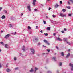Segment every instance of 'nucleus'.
<instances>
[{
  "instance_id": "38",
  "label": "nucleus",
  "mask_w": 73,
  "mask_h": 73,
  "mask_svg": "<svg viewBox=\"0 0 73 73\" xmlns=\"http://www.w3.org/2000/svg\"><path fill=\"white\" fill-rule=\"evenodd\" d=\"M47 50L48 51V52L49 53L50 52V49H47Z\"/></svg>"
},
{
  "instance_id": "59",
  "label": "nucleus",
  "mask_w": 73,
  "mask_h": 73,
  "mask_svg": "<svg viewBox=\"0 0 73 73\" xmlns=\"http://www.w3.org/2000/svg\"><path fill=\"white\" fill-rule=\"evenodd\" d=\"M4 32V31H1V32Z\"/></svg>"
},
{
  "instance_id": "46",
  "label": "nucleus",
  "mask_w": 73,
  "mask_h": 73,
  "mask_svg": "<svg viewBox=\"0 0 73 73\" xmlns=\"http://www.w3.org/2000/svg\"><path fill=\"white\" fill-rule=\"evenodd\" d=\"M53 35L54 36H55V35H56V33H53Z\"/></svg>"
},
{
  "instance_id": "23",
  "label": "nucleus",
  "mask_w": 73,
  "mask_h": 73,
  "mask_svg": "<svg viewBox=\"0 0 73 73\" xmlns=\"http://www.w3.org/2000/svg\"><path fill=\"white\" fill-rule=\"evenodd\" d=\"M59 65L60 66H62V63L60 62V63H59Z\"/></svg>"
},
{
  "instance_id": "37",
  "label": "nucleus",
  "mask_w": 73,
  "mask_h": 73,
  "mask_svg": "<svg viewBox=\"0 0 73 73\" xmlns=\"http://www.w3.org/2000/svg\"><path fill=\"white\" fill-rule=\"evenodd\" d=\"M60 4H62V1H60Z\"/></svg>"
},
{
  "instance_id": "15",
  "label": "nucleus",
  "mask_w": 73,
  "mask_h": 73,
  "mask_svg": "<svg viewBox=\"0 0 73 73\" xmlns=\"http://www.w3.org/2000/svg\"><path fill=\"white\" fill-rule=\"evenodd\" d=\"M61 56H62L63 57H64V52H61Z\"/></svg>"
},
{
  "instance_id": "1",
  "label": "nucleus",
  "mask_w": 73,
  "mask_h": 73,
  "mask_svg": "<svg viewBox=\"0 0 73 73\" xmlns=\"http://www.w3.org/2000/svg\"><path fill=\"white\" fill-rule=\"evenodd\" d=\"M30 51L32 54H34L35 52V49L33 48H31L30 49Z\"/></svg>"
},
{
  "instance_id": "63",
  "label": "nucleus",
  "mask_w": 73,
  "mask_h": 73,
  "mask_svg": "<svg viewBox=\"0 0 73 73\" xmlns=\"http://www.w3.org/2000/svg\"><path fill=\"white\" fill-rule=\"evenodd\" d=\"M45 68L46 69H47V67H45Z\"/></svg>"
},
{
  "instance_id": "31",
  "label": "nucleus",
  "mask_w": 73,
  "mask_h": 73,
  "mask_svg": "<svg viewBox=\"0 0 73 73\" xmlns=\"http://www.w3.org/2000/svg\"><path fill=\"white\" fill-rule=\"evenodd\" d=\"M62 11L63 12H65L66 11V10H65V9H63L62 10Z\"/></svg>"
},
{
  "instance_id": "19",
  "label": "nucleus",
  "mask_w": 73,
  "mask_h": 73,
  "mask_svg": "<svg viewBox=\"0 0 73 73\" xmlns=\"http://www.w3.org/2000/svg\"><path fill=\"white\" fill-rule=\"evenodd\" d=\"M1 18L3 19H5V16L4 15H3L1 17Z\"/></svg>"
},
{
  "instance_id": "2",
  "label": "nucleus",
  "mask_w": 73,
  "mask_h": 73,
  "mask_svg": "<svg viewBox=\"0 0 73 73\" xmlns=\"http://www.w3.org/2000/svg\"><path fill=\"white\" fill-rule=\"evenodd\" d=\"M27 9L29 11H31V5H28L27 6Z\"/></svg>"
},
{
  "instance_id": "17",
  "label": "nucleus",
  "mask_w": 73,
  "mask_h": 73,
  "mask_svg": "<svg viewBox=\"0 0 73 73\" xmlns=\"http://www.w3.org/2000/svg\"><path fill=\"white\" fill-rule=\"evenodd\" d=\"M52 59L53 60H54V61H56V57H53V58H52Z\"/></svg>"
},
{
  "instance_id": "25",
  "label": "nucleus",
  "mask_w": 73,
  "mask_h": 73,
  "mask_svg": "<svg viewBox=\"0 0 73 73\" xmlns=\"http://www.w3.org/2000/svg\"><path fill=\"white\" fill-rule=\"evenodd\" d=\"M46 43V44H47V45H50V43H49L48 41Z\"/></svg>"
},
{
  "instance_id": "49",
  "label": "nucleus",
  "mask_w": 73,
  "mask_h": 73,
  "mask_svg": "<svg viewBox=\"0 0 73 73\" xmlns=\"http://www.w3.org/2000/svg\"><path fill=\"white\" fill-rule=\"evenodd\" d=\"M51 23H54V21L53 20H51Z\"/></svg>"
},
{
  "instance_id": "20",
  "label": "nucleus",
  "mask_w": 73,
  "mask_h": 73,
  "mask_svg": "<svg viewBox=\"0 0 73 73\" xmlns=\"http://www.w3.org/2000/svg\"><path fill=\"white\" fill-rule=\"evenodd\" d=\"M9 25L10 26V27L11 28H13V27H12V25L11 24H10Z\"/></svg>"
},
{
  "instance_id": "48",
  "label": "nucleus",
  "mask_w": 73,
  "mask_h": 73,
  "mask_svg": "<svg viewBox=\"0 0 73 73\" xmlns=\"http://www.w3.org/2000/svg\"><path fill=\"white\" fill-rule=\"evenodd\" d=\"M40 32H41V33H42L43 32L42 31V30H41L40 31Z\"/></svg>"
},
{
  "instance_id": "53",
  "label": "nucleus",
  "mask_w": 73,
  "mask_h": 73,
  "mask_svg": "<svg viewBox=\"0 0 73 73\" xmlns=\"http://www.w3.org/2000/svg\"><path fill=\"white\" fill-rule=\"evenodd\" d=\"M51 9V8L50 7V8H49L48 10H50Z\"/></svg>"
},
{
  "instance_id": "51",
  "label": "nucleus",
  "mask_w": 73,
  "mask_h": 73,
  "mask_svg": "<svg viewBox=\"0 0 73 73\" xmlns=\"http://www.w3.org/2000/svg\"><path fill=\"white\" fill-rule=\"evenodd\" d=\"M2 9V7H0V11Z\"/></svg>"
},
{
  "instance_id": "40",
  "label": "nucleus",
  "mask_w": 73,
  "mask_h": 73,
  "mask_svg": "<svg viewBox=\"0 0 73 73\" xmlns=\"http://www.w3.org/2000/svg\"><path fill=\"white\" fill-rule=\"evenodd\" d=\"M41 43H38V45H41Z\"/></svg>"
},
{
  "instance_id": "24",
  "label": "nucleus",
  "mask_w": 73,
  "mask_h": 73,
  "mask_svg": "<svg viewBox=\"0 0 73 73\" xmlns=\"http://www.w3.org/2000/svg\"><path fill=\"white\" fill-rule=\"evenodd\" d=\"M50 28L49 27H48L47 28V29L48 30V31H49L50 30Z\"/></svg>"
},
{
  "instance_id": "34",
  "label": "nucleus",
  "mask_w": 73,
  "mask_h": 73,
  "mask_svg": "<svg viewBox=\"0 0 73 73\" xmlns=\"http://www.w3.org/2000/svg\"><path fill=\"white\" fill-rule=\"evenodd\" d=\"M44 35L45 36H48V34L47 33H44Z\"/></svg>"
},
{
  "instance_id": "44",
  "label": "nucleus",
  "mask_w": 73,
  "mask_h": 73,
  "mask_svg": "<svg viewBox=\"0 0 73 73\" xmlns=\"http://www.w3.org/2000/svg\"><path fill=\"white\" fill-rule=\"evenodd\" d=\"M56 49H58H58H59L58 47H57V46H56Z\"/></svg>"
},
{
  "instance_id": "18",
  "label": "nucleus",
  "mask_w": 73,
  "mask_h": 73,
  "mask_svg": "<svg viewBox=\"0 0 73 73\" xmlns=\"http://www.w3.org/2000/svg\"><path fill=\"white\" fill-rule=\"evenodd\" d=\"M34 71V70L33 69V68H31V69L30 70V72H33Z\"/></svg>"
},
{
  "instance_id": "11",
  "label": "nucleus",
  "mask_w": 73,
  "mask_h": 73,
  "mask_svg": "<svg viewBox=\"0 0 73 73\" xmlns=\"http://www.w3.org/2000/svg\"><path fill=\"white\" fill-rule=\"evenodd\" d=\"M69 56H70V53H68L67 56H66V58H68L69 57Z\"/></svg>"
},
{
  "instance_id": "33",
  "label": "nucleus",
  "mask_w": 73,
  "mask_h": 73,
  "mask_svg": "<svg viewBox=\"0 0 73 73\" xmlns=\"http://www.w3.org/2000/svg\"><path fill=\"white\" fill-rule=\"evenodd\" d=\"M16 60H17V59H16V58L15 57L14 58V61H16Z\"/></svg>"
},
{
  "instance_id": "12",
  "label": "nucleus",
  "mask_w": 73,
  "mask_h": 73,
  "mask_svg": "<svg viewBox=\"0 0 73 73\" xmlns=\"http://www.w3.org/2000/svg\"><path fill=\"white\" fill-rule=\"evenodd\" d=\"M35 72H36V71L38 69V68L36 67H35Z\"/></svg>"
},
{
  "instance_id": "10",
  "label": "nucleus",
  "mask_w": 73,
  "mask_h": 73,
  "mask_svg": "<svg viewBox=\"0 0 73 73\" xmlns=\"http://www.w3.org/2000/svg\"><path fill=\"white\" fill-rule=\"evenodd\" d=\"M56 39L58 41H62V39H60V38H57Z\"/></svg>"
},
{
  "instance_id": "22",
  "label": "nucleus",
  "mask_w": 73,
  "mask_h": 73,
  "mask_svg": "<svg viewBox=\"0 0 73 73\" xmlns=\"http://www.w3.org/2000/svg\"><path fill=\"white\" fill-rule=\"evenodd\" d=\"M0 44H2V45H4V42H0Z\"/></svg>"
},
{
  "instance_id": "30",
  "label": "nucleus",
  "mask_w": 73,
  "mask_h": 73,
  "mask_svg": "<svg viewBox=\"0 0 73 73\" xmlns=\"http://www.w3.org/2000/svg\"><path fill=\"white\" fill-rule=\"evenodd\" d=\"M66 8H67L68 9H70V6H67Z\"/></svg>"
},
{
  "instance_id": "52",
  "label": "nucleus",
  "mask_w": 73,
  "mask_h": 73,
  "mask_svg": "<svg viewBox=\"0 0 73 73\" xmlns=\"http://www.w3.org/2000/svg\"><path fill=\"white\" fill-rule=\"evenodd\" d=\"M46 19H48V17L47 16H46Z\"/></svg>"
},
{
  "instance_id": "29",
  "label": "nucleus",
  "mask_w": 73,
  "mask_h": 73,
  "mask_svg": "<svg viewBox=\"0 0 73 73\" xmlns=\"http://www.w3.org/2000/svg\"><path fill=\"white\" fill-rule=\"evenodd\" d=\"M15 70H18V69H19V68H18V67H17V68H15Z\"/></svg>"
},
{
  "instance_id": "45",
  "label": "nucleus",
  "mask_w": 73,
  "mask_h": 73,
  "mask_svg": "<svg viewBox=\"0 0 73 73\" xmlns=\"http://www.w3.org/2000/svg\"><path fill=\"white\" fill-rule=\"evenodd\" d=\"M2 66H1V63H0V68H1Z\"/></svg>"
},
{
  "instance_id": "47",
  "label": "nucleus",
  "mask_w": 73,
  "mask_h": 73,
  "mask_svg": "<svg viewBox=\"0 0 73 73\" xmlns=\"http://www.w3.org/2000/svg\"><path fill=\"white\" fill-rule=\"evenodd\" d=\"M72 3H73V0H70Z\"/></svg>"
},
{
  "instance_id": "42",
  "label": "nucleus",
  "mask_w": 73,
  "mask_h": 73,
  "mask_svg": "<svg viewBox=\"0 0 73 73\" xmlns=\"http://www.w3.org/2000/svg\"><path fill=\"white\" fill-rule=\"evenodd\" d=\"M71 15L70 14H68V16L70 17V16H71Z\"/></svg>"
},
{
  "instance_id": "5",
  "label": "nucleus",
  "mask_w": 73,
  "mask_h": 73,
  "mask_svg": "<svg viewBox=\"0 0 73 73\" xmlns=\"http://www.w3.org/2000/svg\"><path fill=\"white\" fill-rule=\"evenodd\" d=\"M68 40V39H67V38H64V41H66V42L67 43V44H69V45H70V43H69V42H67L66 40Z\"/></svg>"
},
{
  "instance_id": "32",
  "label": "nucleus",
  "mask_w": 73,
  "mask_h": 73,
  "mask_svg": "<svg viewBox=\"0 0 73 73\" xmlns=\"http://www.w3.org/2000/svg\"><path fill=\"white\" fill-rule=\"evenodd\" d=\"M47 73H52V72L50 71H48L47 72Z\"/></svg>"
},
{
  "instance_id": "64",
  "label": "nucleus",
  "mask_w": 73,
  "mask_h": 73,
  "mask_svg": "<svg viewBox=\"0 0 73 73\" xmlns=\"http://www.w3.org/2000/svg\"><path fill=\"white\" fill-rule=\"evenodd\" d=\"M71 44H73V43H72L71 44L70 43V45H71Z\"/></svg>"
},
{
  "instance_id": "28",
  "label": "nucleus",
  "mask_w": 73,
  "mask_h": 73,
  "mask_svg": "<svg viewBox=\"0 0 73 73\" xmlns=\"http://www.w3.org/2000/svg\"><path fill=\"white\" fill-rule=\"evenodd\" d=\"M3 12L5 13H7V11L6 10H4L3 11Z\"/></svg>"
},
{
  "instance_id": "4",
  "label": "nucleus",
  "mask_w": 73,
  "mask_h": 73,
  "mask_svg": "<svg viewBox=\"0 0 73 73\" xmlns=\"http://www.w3.org/2000/svg\"><path fill=\"white\" fill-rule=\"evenodd\" d=\"M69 66H70L71 67V70L72 71L73 70V64H72V63H70L69 64Z\"/></svg>"
},
{
  "instance_id": "35",
  "label": "nucleus",
  "mask_w": 73,
  "mask_h": 73,
  "mask_svg": "<svg viewBox=\"0 0 73 73\" xmlns=\"http://www.w3.org/2000/svg\"><path fill=\"white\" fill-rule=\"evenodd\" d=\"M43 23L45 24H46V21H43Z\"/></svg>"
},
{
  "instance_id": "13",
  "label": "nucleus",
  "mask_w": 73,
  "mask_h": 73,
  "mask_svg": "<svg viewBox=\"0 0 73 73\" xmlns=\"http://www.w3.org/2000/svg\"><path fill=\"white\" fill-rule=\"evenodd\" d=\"M6 71L7 72H10V71H11V69H9V68H7L6 69Z\"/></svg>"
},
{
  "instance_id": "57",
  "label": "nucleus",
  "mask_w": 73,
  "mask_h": 73,
  "mask_svg": "<svg viewBox=\"0 0 73 73\" xmlns=\"http://www.w3.org/2000/svg\"><path fill=\"white\" fill-rule=\"evenodd\" d=\"M40 5L41 6H43V5H42V4H40Z\"/></svg>"
},
{
  "instance_id": "39",
  "label": "nucleus",
  "mask_w": 73,
  "mask_h": 73,
  "mask_svg": "<svg viewBox=\"0 0 73 73\" xmlns=\"http://www.w3.org/2000/svg\"><path fill=\"white\" fill-rule=\"evenodd\" d=\"M34 11L35 12H37V9H34Z\"/></svg>"
},
{
  "instance_id": "9",
  "label": "nucleus",
  "mask_w": 73,
  "mask_h": 73,
  "mask_svg": "<svg viewBox=\"0 0 73 73\" xmlns=\"http://www.w3.org/2000/svg\"><path fill=\"white\" fill-rule=\"evenodd\" d=\"M36 0H33V2L32 3V4L33 5H35V3H36Z\"/></svg>"
},
{
  "instance_id": "43",
  "label": "nucleus",
  "mask_w": 73,
  "mask_h": 73,
  "mask_svg": "<svg viewBox=\"0 0 73 73\" xmlns=\"http://www.w3.org/2000/svg\"><path fill=\"white\" fill-rule=\"evenodd\" d=\"M64 31H66V30H67V29H66V28H64Z\"/></svg>"
},
{
  "instance_id": "14",
  "label": "nucleus",
  "mask_w": 73,
  "mask_h": 73,
  "mask_svg": "<svg viewBox=\"0 0 73 73\" xmlns=\"http://www.w3.org/2000/svg\"><path fill=\"white\" fill-rule=\"evenodd\" d=\"M5 47L6 48H8V44H5Z\"/></svg>"
},
{
  "instance_id": "8",
  "label": "nucleus",
  "mask_w": 73,
  "mask_h": 73,
  "mask_svg": "<svg viewBox=\"0 0 73 73\" xmlns=\"http://www.w3.org/2000/svg\"><path fill=\"white\" fill-rule=\"evenodd\" d=\"M22 50L23 52H25V46H23Z\"/></svg>"
},
{
  "instance_id": "54",
  "label": "nucleus",
  "mask_w": 73,
  "mask_h": 73,
  "mask_svg": "<svg viewBox=\"0 0 73 73\" xmlns=\"http://www.w3.org/2000/svg\"><path fill=\"white\" fill-rule=\"evenodd\" d=\"M71 57L72 58H73V55H71Z\"/></svg>"
},
{
  "instance_id": "26",
  "label": "nucleus",
  "mask_w": 73,
  "mask_h": 73,
  "mask_svg": "<svg viewBox=\"0 0 73 73\" xmlns=\"http://www.w3.org/2000/svg\"><path fill=\"white\" fill-rule=\"evenodd\" d=\"M46 43V44H47V45H50V43H49L48 41Z\"/></svg>"
},
{
  "instance_id": "62",
  "label": "nucleus",
  "mask_w": 73,
  "mask_h": 73,
  "mask_svg": "<svg viewBox=\"0 0 73 73\" xmlns=\"http://www.w3.org/2000/svg\"><path fill=\"white\" fill-rule=\"evenodd\" d=\"M0 52H1V50L0 49Z\"/></svg>"
},
{
  "instance_id": "61",
  "label": "nucleus",
  "mask_w": 73,
  "mask_h": 73,
  "mask_svg": "<svg viewBox=\"0 0 73 73\" xmlns=\"http://www.w3.org/2000/svg\"><path fill=\"white\" fill-rule=\"evenodd\" d=\"M48 1H50V0H47Z\"/></svg>"
},
{
  "instance_id": "27",
  "label": "nucleus",
  "mask_w": 73,
  "mask_h": 73,
  "mask_svg": "<svg viewBox=\"0 0 73 73\" xmlns=\"http://www.w3.org/2000/svg\"><path fill=\"white\" fill-rule=\"evenodd\" d=\"M28 29H31V27L30 26H28Z\"/></svg>"
},
{
  "instance_id": "50",
  "label": "nucleus",
  "mask_w": 73,
  "mask_h": 73,
  "mask_svg": "<svg viewBox=\"0 0 73 73\" xmlns=\"http://www.w3.org/2000/svg\"><path fill=\"white\" fill-rule=\"evenodd\" d=\"M36 29H38V26H36Z\"/></svg>"
},
{
  "instance_id": "55",
  "label": "nucleus",
  "mask_w": 73,
  "mask_h": 73,
  "mask_svg": "<svg viewBox=\"0 0 73 73\" xmlns=\"http://www.w3.org/2000/svg\"><path fill=\"white\" fill-rule=\"evenodd\" d=\"M16 32H15V33L14 34V35H16Z\"/></svg>"
},
{
  "instance_id": "60",
  "label": "nucleus",
  "mask_w": 73,
  "mask_h": 73,
  "mask_svg": "<svg viewBox=\"0 0 73 73\" xmlns=\"http://www.w3.org/2000/svg\"><path fill=\"white\" fill-rule=\"evenodd\" d=\"M23 15V13H21V16H22Z\"/></svg>"
},
{
  "instance_id": "41",
  "label": "nucleus",
  "mask_w": 73,
  "mask_h": 73,
  "mask_svg": "<svg viewBox=\"0 0 73 73\" xmlns=\"http://www.w3.org/2000/svg\"><path fill=\"white\" fill-rule=\"evenodd\" d=\"M52 16L53 17H56V16H55L54 15H52Z\"/></svg>"
},
{
  "instance_id": "56",
  "label": "nucleus",
  "mask_w": 73,
  "mask_h": 73,
  "mask_svg": "<svg viewBox=\"0 0 73 73\" xmlns=\"http://www.w3.org/2000/svg\"><path fill=\"white\" fill-rule=\"evenodd\" d=\"M42 46L43 47H46V46H45L44 45H43Z\"/></svg>"
},
{
  "instance_id": "36",
  "label": "nucleus",
  "mask_w": 73,
  "mask_h": 73,
  "mask_svg": "<svg viewBox=\"0 0 73 73\" xmlns=\"http://www.w3.org/2000/svg\"><path fill=\"white\" fill-rule=\"evenodd\" d=\"M61 32L62 33H65V31H61Z\"/></svg>"
},
{
  "instance_id": "16",
  "label": "nucleus",
  "mask_w": 73,
  "mask_h": 73,
  "mask_svg": "<svg viewBox=\"0 0 73 73\" xmlns=\"http://www.w3.org/2000/svg\"><path fill=\"white\" fill-rule=\"evenodd\" d=\"M59 6V5H58L57 3H56V5H55V8H57Z\"/></svg>"
},
{
  "instance_id": "6",
  "label": "nucleus",
  "mask_w": 73,
  "mask_h": 73,
  "mask_svg": "<svg viewBox=\"0 0 73 73\" xmlns=\"http://www.w3.org/2000/svg\"><path fill=\"white\" fill-rule=\"evenodd\" d=\"M9 36H10V35H9V34H8L5 36L4 37V38H6V39H7V38H8V37H9Z\"/></svg>"
},
{
  "instance_id": "3",
  "label": "nucleus",
  "mask_w": 73,
  "mask_h": 73,
  "mask_svg": "<svg viewBox=\"0 0 73 73\" xmlns=\"http://www.w3.org/2000/svg\"><path fill=\"white\" fill-rule=\"evenodd\" d=\"M38 41V39L37 38H34L33 40V41H34V42H36Z\"/></svg>"
},
{
  "instance_id": "21",
  "label": "nucleus",
  "mask_w": 73,
  "mask_h": 73,
  "mask_svg": "<svg viewBox=\"0 0 73 73\" xmlns=\"http://www.w3.org/2000/svg\"><path fill=\"white\" fill-rule=\"evenodd\" d=\"M44 42H45V43H46V42H48L45 39L43 40Z\"/></svg>"
},
{
  "instance_id": "58",
  "label": "nucleus",
  "mask_w": 73,
  "mask_h": 73,
  "mask_svg": "<svg viewBox=\"0 0 73 73\" xmlns=\"http://www.w3.org/2000/svg\"><path fill=\"white\" fill-rule=\"evenodd\" d=\"M68 4H70V3L69 2H68Z\"/></svg>"
},
{
  "instance_id": "7",
  "label": "nucleus",
  "mask_w": 73,
  "mask_h": 73,
  "mask_svg": "<svg viewBox=\"0 0 73 73\" xmlns=\"http://www.w3.org/2000/svg\"><path fill=\"white\" fill-rule=\"evenodd\" d=\"M60 16H61L62 17H64V16H66V15L62 13H60L59 15Z\"/></svg>"
}]
</instances>
